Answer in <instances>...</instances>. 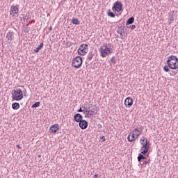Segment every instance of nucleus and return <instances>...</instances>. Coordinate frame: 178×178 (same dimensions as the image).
<instances>
[{
	"label": "nucleus",
	"instance_id": "f257e3e1",
	"mask_svg": "<svg viewBox=\"0 0 178 178\" xmlns=\"http://www.w3.org/2000/svg\"><path fill=\"white\" fill-rule=\"evenodd\" d=\"M167 65L170 69L176 70L178 69V58L176 56H170L167 60Z\"/></svg>",
	"mask_w": 178,
	"mask_h": 178
},
{
	"label": "nucleus",
	"instance_id": "f03ea898",
	"mask_svg": "<svg viewBox=\"0 0 178 178\" xmlns=\"http://www.w3.org/2000/svg\"><path fill=\"white\" fill-rule=\"evenodd\" d=\"M140 141H143L141 143L143 146L140 149V154L146 155L148 151H149V142H148V139L145 137H143V139H141ZM144 141H145V143H144Z\"/></svg>",
	"mask_w": 178,
	"mask_h": 178
},
{
	"label": "nucleus",
	"instance_id": "7ed1b4c3",
	"mask_svg": "<svg viewBox=\"0 0 178 178\" xmlns=\"http://www.w3.org/2000/svg\"><path fill=\"white\" fill-rule=\"evenodd\" d=\"M11 94H12V98L15 101H22V99H23V90H22V89L13 90Z\"/></svg>",
	"mask_w": 178,
	"mask_h": 178
},
{
	"label": "nucleus",
	"instance_id": "20e7f679",
	"mask_svg": "<svg viewBox=\"0 0 178 178\" xmlns=\"http://www.w3.org/2000/svg\"><path fill=\"white\" fill-rule=\"evenodd\" d=\"M99 51L101 56H102V58H105L106 55H109V54H111L112 49L108 47V45L104 44L102 46H101Z\"/></svg>",
	"mask_w": 178,
	"mask_h": 178
},
{
	"label": "nucleus",
	"instance_id": "39448f33",
	"mask_svg": "<svg viewBox=\"0 0 178 178\" xmlns=\"http://www.w3.org/2000/svg\"><path fill=\"white\" fill-rule=\"evenodd\" d=\"M81 65H83V58L81 56H78L73 58L72 66L75 69H80V67H81Z\"/></svg>",
	"mask_w": 178,
	"mask_h": 178
},
{
	"label": "nucleus",
	"instance_id": "423d86ee",
	"mask_svg": "<svg viewBox=\"0 0 178 178\" xmlns=\"http://www.w3.org/2000/svg\"><path fill=\"white\" fill-rule=\"evenodd\" d=\"M88 52V44H82L80 45L78 49V54L81 56H84Z\"/></svg>",
	"mask_w": 178,
	"mask_h": 178
},
{
	"label": "nucleus",
	"instance_id": "0eeeda50",
	"mask_svg": "<svg viewBox=\"0 0 178 178\" xmlns=\"http://www.w3.org/2000/svg\"><path fill=\"white\" fill-rule=\"evenodd\" d=\"M123 4L120 1H116L113 3L112 7V10H115V12L123 11Z\"/></svg>",
	"mask_w": 178,
	"mask_h": 178
},
{
	"label": "nucleus",
	"instance_id": "6e6552de",
	"mask_svg": "<svg viewBox=\"0 0 178 178\" xmlns=\"http://www.w3.org/2000/svg\"><path fill=\"white\" fill-rule=\"evenodd\" d=\"M19 6H11L10 10V16H13V17H15V16L17 15L19 13Z\"/></svg>",
	"mask_w": 178,
	"mask_h": 178
},
{
	"label": "nucleus",
	"instance_id": "1a4fd4ad",
	"mask_svg": "<svg viewBox=\"0 0 178 178\" xmlns=\"http://www.w3.org/2000/svg\"><path fill=\"white\" fill-rule=\"evenodd\" d=\"M95 108H92L91 109H86L85 110V118H91V116H94V113H95Z\"/></svg>",
	"mask_w": 178,
	"mask_h": 178
},
{
	"label": "nucleus",
	"instance_id": "9d476101",
	"mask_svg": "<svg viewBox=\"0 0 178 178\" xmlns=\"http://www.w3.org/2000/svg\"><path fill=\"white\" fill-rule=\"evenodd\" d=\"M133 98L131 97H127L124 100V105L127 106V108H130L133 106Z\"/></svg>",
	"mask_w": 178,
	"mask_h": 178
},
{
	"label": "nucleus",
	"instance_id": "9b49d317",
	"mask_svg": "<svg viewBox=\"0 0 178 178\" xmlns=\"http://www.w3.org/2000/svg\"><path fill=\"white\" fill-rule=\"evenodd\" d=\"M79 127H81L82 130H86V129L88 127V122L84 120H82L79 122Z\"/></svg>",
	"mask_w": 178,
	"mask_h": 178
},
{
	"label": "nucleus",
	"instance_id": "f8f14e48",
	"mask_svg": "<svg viewBox=\"0 0 178 178\" xmlns=\"http://www.w3.org/2000/svg\"><path fill=\"white\" fill-rule=\"evenodd\" d=\"M59 130V124H55L54 125H51L49 128L50 133H56Z\"/></svg>",
	"mask_w": 178,
	"mask_h": 178
},
{
	"label": "nucleus",
	"instance_id": "ddd939ff",
	"mask_svg": "<svg viewBox=\"0 0 178 178\" xmlns=\"http://www.w3.org/2000/svg\"><path fill=\"white\" fill-rule=\"evenodd\" d=\"M74 120L76 122V123H79L83 120V115L80 113H76L74 115Z\"/></svg>",
	"mask_w": 178,
	"mask_h": 178
},
{
	"label": "nucleus",
	"instance_id": "4468645a",
	"mask_svg": "<svg viewBox=\"0 0 178 178\" xmlns=\"http://www.w3.org/2000/svg\"><path fill=\"white\" fill-rule=\"evenodd\" d=\"M6 38L8 41H12L13 40V33L8 32L6 35Z\"/></svg>",
	"mask_w": 178,
	"mask_h": 178
},
{
	"label": "nucleus",
	"instance_id": "2eb2a0df",
	"mask_svg": "<svg viewBox=\"0 0 178 178\" xmlns=\"http://www.w3.org/2000/svg\"><path fill=\"white\" fill-rule=\"evenodd\" d=\"M43 47H44V42H41L40 45L35 49H34V52H35L36 54L40 52V50L42 49Z\"/></svg>",
	"mask_w": 178,
	"mask_h": 178
},
{
	"label": "nucleus",
	"instance_id": "dca6fc26",
	"mask_svg": "<svg viewBox=\"0 0 178 178\" xmlns=\"http://www.w3.org/2000/svg\"><path fill=\"white\" fill-rule=\"evenodd\" d=\"M12 108L15 111H17V109H19V108H20V104L17 102L13 103Z\"/></svg>",
	"mask_w": 178,
	"mask_h": 178
},
{
	"label": "nucleus",
	"instance_id": "f3484780",
	"mask_svg": "<svg viewBox=\"0 0 178 178\" xmlns=\"http://www.w3.org/2000/svg\"><path fill=\"white\" fill-rule=\"evenodd\" d=\"M127 140L130 143L136 140V134H134L131 135V136H130V135H129L128 137H127Z\"/></svg>",
	"mask_w": 178,
	"mask_h": 178
},
{
	"label": "nucleus",
	"instance_id": "a211bd4d",
	"mask_svg": "<svg viewBox=\"0 0 178 178\" xmlns=\"http://www.w3.org/2000/svg\"><path fill=\"white\" fill-rule=\"evenodd\" d=\"M144 155H145V154L139 153V154L138 156V162H141V161H143V159H147V158H145V156H144Z\"/></svg>",
	"mask_w": 178,
	"mask_h": 178
},
{
	"label": "nucleus",
	"instance_id": "6ab92c4d",
	"mask_svg": "<svg viewBox=\"0 0 178 178\" xmlns=\"http://www.w3.org/2000/svg\"><path fill=\"white\" fill-rule=\"evenodd\" d=\"M168 22L169 24H172V22H175V15H173V14H170Z\"/></svg>",
	"mask_w": 178,
	"mask_h": 178
},
{
	"label": "nucleus",
	"instance_id": "aec40b11",
	"mask_svg": "<svg viewBox=\"0 0 178 178\" xmlns=\"http://www.w3.org/2000/svg\"><path fill=\"white\" fill-rule=\"evenodd\" d=\"M133 23H134V17H131L127 20V26H129V24H133Z\"/></svg>",
	"mask_w": 178,
	"mask_h": 178
},
{
	"label": "nucleus",
	"instance_id": "412c9836",
	"mask_svg": "<svg viewBox=\"0 0 178 178\" xmlns=\"http://www.w3.org/2000/svg\"><path fill=\"white\" fill-rule=\"evenodd\" d=\"M107 15L109 16V17H115L116 16V15L111 11V10H107Z\"/></svg>",
	"mask_w": 178,
	"mask_h": 178
},
{
	"label": "nucleus",
	"instance_id": "4be33fe9",
	"mask_svg": "<svg viewBox=\"0 0 178 178\" xmlns=\"http://www.w3.org/2000/svg\"><path fill=\"white\" fill-rule=\"evenodd\" d=\"M94 52H92V51H90L89 53H88V59L89 60H91V59H92V58L94 57Z\"/></svg>",
	"mask_w": 178,
	"mask_h": 178
},
{
	"label": "nucleus",
	"instance_id": "5701e85b",
	"mask_svg": "<svg viewBox=\"0 0 178 178\" xmlns=\"http://www.w3.org/2000/svg\"><path fill=\"white\" fill-rule=\"evenodd\" d=\"M72 24H76V25L79 24V19H77V18H73L72 19Z\"/></svg>",
	"mask_w": 178,
	"mask_h": 178
},
{
	"label": "nucleus",
	"instance_id": "b1692460",
	"mask_svg": "<svg viewBox=\"0 0 178 178\" xmlns=\"http://www.w3.org/2000/svg\"><path fill=\"white\" fill-rule=\"evenodd\" d=\"M134 131L136 132V131H137V134H136V136H137V137H138V136H140V134H141V133H143V131H141V129H134Z\"/></svg>",
	"mask_w": 178,
	"mask_h": 178
},
{
	"label": "nucleus",
	"instance_id": "393cba45",
	"mask_svg": "<svg viewBox=\"0 0 178 178\" xmlns=\"http://www.w3.org/2000/svg\"><path fill=\"white\" fill-rule=\"evenodd\" d=\"M40 105H41V103L40 102H37L32 105V108H38Z\"/></svg>",
	"mask_w": 178,
	"mask_h": 178
},
{
	"label": "nucleus",
	"instance_id": "a878e982",
	"mask_svg": "<svg viewBox=\"0 0 178 178\" xmlns=\"http://www.w3.org/2000/svg\"><path fill=\"white\" fill-rule=\"evenodd\" d=\"M163 70L164 72H170V68H169V65H165L163 67Z\"/></svg>",
	"mask_w": 178,
	"mask_h": 178
},
{
	"label": "nucleus",
	"instance_id": "bb28decb",
	"mask_svg": "<svg viewBox=\"0 0 178 178\" xmlns=\"http://www.w3.org/2000/svg\"><path fill=\"white\" fill-rule=\"evenodd\" d=\"M118 33H120V37H123V33H124V29H120V31H118Z\"/></svg>",
	"mask_w": 178,
	"mask_h": 178
},
{
	"label": "nucleus",
	"instance_id": "cd10ccee",
	"mask_svg": "<svg viewBox=\"0 0 178 178\" xmlns=\"http://www.w3.org/2000/svg\"><path fill=\"white\" fill-rule=\"evenodd\" d=\"M110 62H111V63H116V59H115V57H112L111 59L110 60Z\"/></svg>",
	"mask_w": 178,
	"mask_h": 178
},
{
	"label": "nucleus",
	"instance_id": "c85d7f7f",
	"mask_svg": "<svg viewBox=\"0 0 178 178\" xmlns=\"http://www.w3.org/2000/svg\"><path fill=\"white\" fill-rule=\"evenodd\" d=\"M77 112H83V113H86V110L83 109V108L80 107L79 110H77Z\"/></svg>",
	"mask_w": 178,
	"mask_h": 178
},
{
	"label": "nucleus",
	"instance_id": "c756f323",
	"mask_svg": "<svg viewBox=\"0 0 178 178\" xmlns=\"http://www.w3.org/2000/svg\"><path fill=\"white\" fill-rule=\"evenodd\" d=\"M129 29H131V30H134V29H136V25H131L129 26Z\"/></svg>",
	"mask_w": 178,
	"mask_h": 178
},
{
	"label": "nucleus",
	"instance_id": "7c9ffc66",
	"mask_svg": "<svg viewBox=\"0 0 178 178\" xmlns=\"http://www.w3.org/2000/svg\"><path fill=\"white\" fill-rule=\"evenodd\" d=\"M149 162H150V160L148 159V161H145V162L144 163V164H145V165H149Z\"/></svg>",
	"mask_w": 178,
	"mask_h": 178
},
{
	"label": "nucleus",
	"instance_id": "2f4dec72",
	"mask_svg": "<svg viewBox=\"0 0 178 178\" xmlns=\"http://www.w3.org/2000/svg\"><path fill=\"white\" fill-rule=\"evenodd\" d=\"M26 16L28 17V19H31V15H30V13H28V15H26Z\"/></svg>",
	"mask_w": 178,
	"mask_h": 178
},
{
	"label": "nucleus",
	"instance_id": "473e14b6",
	"mask_svg": "<svg viewBox=\"0 0 178 178\" xmlns=\"http://www.w3.org/2000/svg\"><path fill=\"white\" fill-rule=\"evenodd\" d=\"M101 140H103V142L105 141V140H106V139H105V136L101 137Z\"/></svg>",
	"mask_w": 178,
	"mask_h": 178
},
{
	"label": "nucleus",
	"instance_id": "72a5a7b5",
	"mask_svg": "<svg viewBox=\"0 0 178 178\" xmlns=\"http://www.w3.org/2000/svg\"><path fill=\"white\" fill-rule=\"evenodd\" d=\"M16 147H17V148H19V149H22V147H20V145H17Z\"/></svg>",
	"mask_w": 178,
	"mask_h": 178
},
{
	"label": "nucleus",
	"instance_id": "f704fd0d",
	"mask_svg": "<svg viewBox=\"0 0 178 178\" xmlns=\"http://www.w3.org/2000/svg\"><path fill=\"white\" fill-rule=\"evenodd\" d=\"M24 22H29L28 18L26 19V17H24Z\"/></svg>",
	"mask_w": 178,
	"mask_h": 178
},
{
	"label": "nucleus",
	"instance_id": "c9c22d12",
	"mask_svg": "<svg viewBox=\"0 0 178 178\" xmlns=\"http://www.w3.org/2000/svg\"><path fill=\"white\" fill-rule=\"evenodd\" d=\"M49 30V31H52V26H50Z\"/></svg>",
	"mask_w": 178,
	"mask_h": 178
},
{
	"label": "nucleus",
	"instance_id": "e433bc0d",
	"mask_svg": "<svg viewBox=\"0 0 178 178\" xmlns=\"http://www.w3.org/2000/svg\"><path fill=\"white\" fill-rule=\"evenodd\" d=\"M95 178H99V177H98V175L95 174Z\"/></svg>",
	"mask_w": 178,
	"mask_h": 178
},
{
	"label": "nucleus",
	"instance_id": "4c0bfd02",
	"mask_svg": "<svg viewBox=\"0 0 178 178\" xmlns=\"http://www.w3.org/2000/svg\"><path fill=\"white\" fill-rule=\"evenodd\" d=\"M82 108H83V109H84V111H86V106L82 107Z\"/></svg>",
	"mask_w": 178,
	"mask_h": 178
},
{
	"label": "nucleus",
	"instance_id": "58836bf2",
	"mask_svg": "<svg viewBox=\"0 0 178 178\" xmlns=\"http://www.w3.org/2000/svg\"><path fill=\"white\" fill-rule=\"evenodd\" d=\"M38 158H41V155H39V156H38Z\"/></svg>",
	"mask_w": 178,
	"mask_h": 178
},
{
	"label": "nucleus",
	"instance_id": "ea45409f",
	"mask_svg": "<svg viewBox=\"0 0 178 178\" xmlns=\"http://www.w3.org/2000/svg\"><path fill=\"white\" fill-rule=\"evenodd\" d=\"M22 88H24V86H22Z\"/></svg>",
	"mask_w": 178,
	"mask_h": 178
}]
</instances>
